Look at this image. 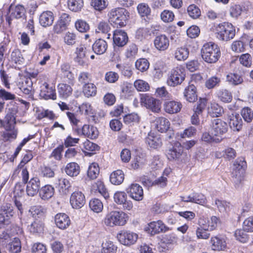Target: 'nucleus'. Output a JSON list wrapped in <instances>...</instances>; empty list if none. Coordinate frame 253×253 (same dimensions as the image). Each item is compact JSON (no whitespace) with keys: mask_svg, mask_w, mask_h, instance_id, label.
I'll return each instance as SVG.
<instances>
[{"mask_svg":"<svg viewBox=\"0 0 253 253\" xmlns=\"http://www.w3.org/2000/svg\"><path fill=\"white\" fill-rule=\"evenodd\" d=\"M220 82L221 80L220 78L215 76H213L207 80L205 85L208 88L211 89L219 85Z\"/></svg>","mask_w":253,"mask_h":253,"instance_id":"obj_64","label":"nucleus"},{"mask_svg":"<svg viewBox=\"0 0 253 253\" xmlns=\"http://www.w3.org/2000/svg\"><path fill=\"white\" fill-rule=\"evenodd\" d=\"M4 122V129L5 130H17V129L15 128V125L16 124L15 120H13L8 117H5Z\"/></svg>","mask_w":253,"mask_h":253,"instance_id":"obj_57","label":"nucleus"},{"mask_svg":"<svg viewBox=\"0 0 253 253\" xmlns=\"http://www.w3.org/2000/svg\"><path fill=\"white\" fill-rule=\"evenodd\" d=\"M135 67L137 70L143 72L149 68V63L145 58H140L135 62Z\"/></svg>","mask_w":253,"mask_h":253,"instance_id":"obj_52","label":"nucleus"},{"mask_svg":"<svg viewBox=\"0 0 253 253\" xmlns=\"http://www.w3.org/2000/svg\"><path fill=\"white\" fill-rule=\"evenodd\" d=\"M184 96L188 102H195L197 99L196 87L195 86L192 84L186 87L184 91Z\"/></svg>","mask_w":253,"mask_h":253,"instance_id":"obj_29","label":"nucleus"},{"mask_svg":"<svg viewBox=\"0 0 253 253\" xmlns=\"http://www.w3.org/2000/svg\"><path fill=\"white\" fill-rule=\"evenodd\" d=\"M140 102L142 106L145 107L154 113H159L161 110V103L160 101L147 94L142 95Z\"/></svg>","mask_w":253,"mask_h":253,"instance_id":"obj_8","label":"nucleus"},{"mask_svg":"<svg viewBox=\"0 0 253 253\" xmlns=\"http://www.w3.org/2000/svg\"><path fill=\"white\" fill-rule=\"evenodd\" d=\"M18 130H4L0 132V139L3 142H10L17 138Z\"/></svg>","mask_w":253,"mask_h":253,"instance_id":"obj_35","label":"nucleus"},{"mask_svg":"<svg viewBox=\"0 0 253 253\" xmlns=\"http://www.w3.org/2000/svg\"><path fill=\"white\" fill-rule=\"evenodd\" d=\"M55 223L56 226L60 229L67 228L71 224L69 216L65 213H58L54 217Z\"/></svg>","mask_w":253,"mask_h":253,"instance_id":"obj_21","label":"nucleus"},{"mask_svg":"<svg viewBox=\"0 0 253 253\" xmlns=\"http://www.w3.org/2000/svg\"><path fill=\"white\" fill-rule=\"evenodd\" d=\"M217 38L223 41L232 39L235 35V29L231 23L223 22L219 24L216 28Z\"/></svg>","mask_w":253,"mask_h":253,"instance_id":"obj_5","label":"nucleus"},{"mask_svg":"<svg viewBox=\"0 0 253 253\" xmlns=\"http://www.w3.org/2000/svg\"><path fill=\"white\" fill-rule=\"evenodd\" d=\"M27 184L26 191L28 196L33 197L40 192L41 182L38 177L32 178Z\"/></svg>","mask_w":253,"mask_h":253,"instance_id":"obj_16","label":"nucleus"},{"mask_svg":"<svg viewBox=\"0 0 253 253\" xmlns=\"http://www.w3.org/2000/svg\"><path fill=\"white\" fill-rule=\"evenodd\" d=\"M139 121V117L136 113H131L126 115L124 117V122L126 124L130 125Z\"/></svg>","mask_w":253,"mask_h":253,"instance_id":"obj_59","label":"nucleus"},{"mask_svg":"<svg viewBox=\"0 0 253 253\" xmlns=\"http://www.w3.org/2000/svg\"><path fill=\"white\" fill-rule=\"evenodd\" d=\"M11 17L15 19H19L22 18L25 13V9L22 5H17L14 8H10Z\"/></svg>","mask_w":253,"mask_h":253,"instance_id":"obj_40","label":"nucleus"},{"mask_svg":"<svg viewBox=\"0 0 253 253\" xmlns=\"http://www.w3.org/2000/svg\"><path fill=\"white\" fill-rule=\"evenodd\" d=\"M108 48L107 42L102 39L96 40L92 45V50L96 54H104Z\"/></svg>","mask_w":253,"mask_h":253,"instance_id":"obj_26","label":"nucleus"},{"mask_svg":"<svg viewBox=\"0 0 253 253\" xmlns=\"http://www.w3.org/2000/svg\"><path fill=\"white\" fill-rule=\"evenodd\" d=\"M228 130L226 123L219 119H215L212 121L211 133L216 136L221 137Z\"/></svg>","mask_w":253,"mask_h":253,"instance_id":"obj_9","label":"nucleus"},{"mask_svg":"<svg viewBox=\"0 0 253 253\" xmlns=\"http://www.w3.org/2000/svg\"><path fill=\"white\" fill-rule=\"evenodd\" d=\"M99 173V168L97 164L92 163L91 164L87 170V176L91 179H95Z\"/></svg>","mask_w":253,"mask_h":253,"instance_id":"obj_50","label":"nucleus"},{"mask_svg":"<svg viewBox=\"0 0 253 253\" xmlns=\"http://www.w3.org/2000/svg\"><path fill=\"white\" fill-rule=\"evenodd\" d=\"M146 143L151 148L157 149L162 145V141L158 136L149 134L146 138Z\"/></svg>","mask_w":253,"mask_h":253,"instance_id":"obj_36","label":"nucleus"},{"mask_svg":"<svg viewBox=\"0 0 253 253\" xmlns=\"http://www.w3.org/2000/svg\"><path fill=\"white\" fill-rule=\"evenodd\" d=\"M185 78V69L181 67H176L169 72L167 82L169 86L174 87L180 84Z\"/></svg>","mask_w":253,"mask_h":253,"instance_id":"obj_6","label":"nucleus"},{"mask_svg":"<svg viewBox=\"0 0 253 253\" xmlns=\"http://www.w3.org/2000/svg\"><path fill=\"white\" fill-rule=\"evenodd\" d=\"M114 201L118 205L123 206L124 210H130L133 204L130 200H128L126 194L123 191H117L114 195Z\"/></svg>","mask_w":253,"mask_h":253,"instance_id":"obj_12","label":"nucleus"},{"mask_svg":"<svg viewBox=\"0 0 253 253\" xmlns=\"http://www.w3.org/2000/svg\"><path fill=\"white\" fill-rule=\"evenodd\" d=\"M241 114L245 121L250 123L252 121L253 119V112L251 108L249 107L243 108Z\"/></svg>","mask_w":253,"mask_h":253,"instance_id":"obj_58","label":"nucleus"},{"mask_svg":"<svg viewBox=\"0 0 253 253\" xmlns=\"http://www.w3.org/2000/svg\"><path fill=\"white\" fill-rule=\"evenodd\" d=\"M174 18V14L172 11L164 10L161 14V19L166 23L172 22Z\"/></svg>","mask_w":253,"mask_h":253,"instance_id":"obj_56","label":"nucleus"},{"mask_svg":"<svg viewBox=\"0 0 253 253\" xmlns=\"http://www.w3.org/2000/svg\"><path fill=\"white\" fill-rule=\"evenodd\" d=\"M69 8L74 12L80 11L84 6L83 0H68Z\"/></svg>","mask_w":253,"mask_h":253,"instance_id":"obj_44","label":"nucleus"},{"mask_svg":"<svg viewBox=\"0 0 253 253\" xmlns=\"http://www.w3.org/2000/svg\"><path fill=\"white\" fill-rule=\"evenodd\" d=\"M90 46L87 47L85 44H81L76 48L75 61L80 65L84 66L85 64L84 59L89 55L90 53Z\"/></svg>","mask_w":253,"mask_h":253,"instance_id":"obj_15","label":"nucleus"},{"mask_svg":"<svg viewBox=\"0 0 253 253\" xmlns=\"http://www.w3.org/2000/svg\"><path fill=\"white\" fill-rule=\"evenodd\" d=\"M7 243H5V247L10 253H19L21 252V242L18 238H14L11 242L8 244Z\"/></svg>","mask_w":253,"mask_h":253,"instance_id":"obj_33","label":"nucleus"},{"mask_svg":"<svg viewBox=\"0 0 253 253\" xmlns=\"http://www.w3.org/2000/svg\"><path fill=\"white\" fill-rule=\"evenodd\" d=\"M75 131L79 135H83L90 139H95L98 135V131L96 127L88 125H84L82 128H75Z\"/></svg>","mask_w":253,"mask_h":253,"instance_id":"obj_14","label":"nucleus"},{"mask_svg":"<svg viewBox=\"0 0 253 253\" xmlns=\"http://www.w3.org/2000/svg\"><path fill=\"white\" fill-rule=\"evenodd\" d=\"M210 244L212 250L224 251L227 247L226 240L221 236H215L211 238Z\"/></svg>","mask_w":253,"mask_h":253,"instance_id":"obj_20","label":"nucleus"},{"mask_svg":"<svg viewBox=\"0 0 253 253\" xmlns=\"http://www.w3.org/2000/svg\"><path fill=\"white\" fill-rule=\"evenodd\" d=\"M15 214L13 206L10 203L3 204L0 209V228L3 225H7L10 223V219Z\"/></svg>","mask_w":253,"mask_h":253,"instance_id":"obj_7","label":"nucleus"},{"mask_svg":"<svg viewBox=\"0 0 253 253\" xmlns=\"http://www.w3.org/2000/svg\"><path fill=\"white\" fill-rule=\"evenodd\" d=\"M240 63L246 67H250L252 64V58L249 53L242 54L240 58Z\"/></svg>","mask_w":253,"mask_h":253,"instance_id":"obj_61","label":"nucleus"},{"mask_svg":"<svg viewBox=\"0 0 253 253\" xmlns=\"http://www.w3.org/2000/svg\"><path fill=\"white\" fill-rule=\"evenodd\" d=\"M29 230L33 234L41 233L43 230V224L40 221H34L29 226Z\"/></svg>","mask_w":253,"mask_h":253,"instance_id":"obj_46","label":"nucleus"},{"mask_svg":"<svg viewBox=\"0 0 253 253\" xmlns=\"http://www.w3.org/2000/svg\"><path fill=\"white\" fill-rule=\"evenodd\" d=\"M155 47L159 51L167 50L169 45V38L165 35H161L157 36L154 41Z\"/></svg>","mask_w":253,"mask_h":253,"instance_id":"obj_23","label":"nucleus"},{"mask_svg":"<svg viewBox=\"0 0 253 253\" xmlns=\"http://www.w3.org/2000/svg\"><path fill=\"white\" fill-rule=\"evenodd\" d=\"M19 88L25 94L30 95L33 89V82L30 78L24 77L18 82Z\"/></svg>","mask_w":253,"mask_h":253,"instance_id":"obj_24","label":"nucleus"},{"mask_svg":"<svg viewBox=\"0 0 253 253\" xmlns=\"http://www.w3.org/2000/svg\"><path fill=\"white\" fill-rule=\"evenodd\" d=\"M126 191L129 197L136 201H141L143 199V188L137 183L130 184Z\"/></svg>","mask_w":253,"mask_h":253,"instance_id":"obj_13","label":"nucleus"},{"mask_svg":"<svg viewBox=\"0 0 253 253\" xmlns=\"http://www.w3.org/2000/svg\"><path fill=\"white\" fill-rule=\"evenodd\" d=\"M40 95L41 97L45 100H56V94L55 87L49 86L47 83L44 82L42 85L41 86Z\"/></svg>","mask_w":253,"mask_h":253,"instance_id":"obj_18","label":"nucleus"},{"mask_svg":"<svg viewBox=\"0 0 253 253\" xmlns=\"http://www.w3.org/2000/svg\"><path fill=\"white\" fill-rule=\"evenodd\" d=\"M117 238L120 242L124 245L134 244L137 241L138 235L129 231H121L118 235Z\"/></svg>","mask_w":253,"mask_h":253,"instance_id":"obj_10","label":"nucleus"},{"mask_svg":"<svg viewBox=\"0 0 253 253\" xmlns=\"http://www.w3.org/2000/svg\"><path fill=\"white\" fill-rule=\"evenodd\" d=\"M169 228L165 225L162 221L159 220L149 223L145 228V230L151 235H154L161 232H165Z\"/></svg>","mask_w":253,"mask_h":253,"instance_id":"obj_11","label":"nucleus"},{"mask_svg":"<svg viewBox=\"0 0 253 253\" xmlns=\"http://www.w3.org/2000/svg\"><path fill=\"white\" fill-rule=\"evenodd\" d=\"M109 21L117 27L126 26L129 17V12L125 8H117L112 9L108 14Z\"/></svg>","mask_w":253,"mask_h":253,"instance_id":"obj_3","label":"nucleus"},{"mask_svg":"<svg viewBox=\"0 0 253 253\" xmlns=\"http://www.w3.org/2000/svg\"><path fill=\"white\" fill-rule=\"evenodd\" d=\"M58 91L60 97L66 98L72 94L73 89L71 86L68 84H60L58 85Z\"/></svg>","mask_w":253,"mask_h":253,"instance_id":"obj_38","label":"nucleus"},{"mask_svg":"<svg viewBox=\"0 0 253 253\" xmlns=\"http://www.w3.org/2000/svg\"><path fill=\"white\" fill-rule=\"evenodd\" d=\"M229 125L233 131H240L242 128L243 121L239 114L234 113L228 116Z\"/></svg>","mask_w":253,"mask_h":253,"instance_id":"obj_22","label":"nucleus"},{"mask_svg":"<svg viewBox=\"0 0 253 253\" xmlns=\"http://www.w3.org/2000/svg\"><path fill=\"white\" fill-rule=\"evenodd\" d=\"M53 13L50 11H43L40 15L39 22L40 24L44 27L51 26L54 21Z\"/></svg>","mask_w":253,"mask_h":253,"instance_id":"obj_27","label":"nucleus"},{"mask_svg":"<svg viewBox=\"0 0 253 253\" xmlns=\"http://www.w3.org/2000/svg\"><path fill=\"white\" fill-rule=\"evenodd\" d=\"M189 15L193 19L198 18L201 15L200 9L194 4L189 5L187 8Z\"/></svg>","mask_w":253,"mask_h":253,"instance_id":"obj_60","label":"nucleus"},{"mask_svg":"<svg viewBox=\"0 0 253 253\" xmlns=\"http://www.w3.org/2000/svg\"><path fill=\"white\" fill-rule=\"evenodd\" d=\"M77 39L76 34L70 32L65 33L63 37L64 42L68 45H73L75 44Z\"/></svg>","mask_w":253,"mask_h":253,"instance_id":"obj_47","label":"nucleus"},{"mask_svg":"<svg viewBox=\"0 0 253 253\" xmlns=\"http://www.w3.org/2000/svg\"><path fill=\"white\" fill-rule=\"evenodd\" d=\"M226 80L233 85H238L243 82L242 77L237 74H229L226 76Z\"/></svg>","mask_w":253,"mask_h":253,"instance_id":"obj_51","label":"nucleus"},{"mask_svg":"<svg viewBox=\"0 0 253 253\" xmlns=\"http://www.w3.org/2000/svg\"><path fill=\"white\" fill-rule=\"evenodd\" d=\"M65 171L69 176H77L80 173V167L76 163H69L67 164L65 168Z\"/></svg>","mask_w":253,"mask_h":253,"instance_id":"obj_32","label":"nucleus"},{"mask_svg":"<svg viewBox=\"0 0 253 253\" xmlns=\"http://www.w3.org/2000/svg\"><path fill=\"white\" fill-rule=\"evenodd\" d=\"M89 206L90 209L96 213L101 212L103 209L102 202L96 198L91 199L89 202Z\"/></svg>","mask_w":253,"mask_h":253,"instance_id":"obj_42","label":"nucleus"},{"mask_svg":"<svg viewBox=\"0 0 253 253\" xmlns=\"http://www.w3.org/2000/svg\"><path fill=\"white\" fill-rule=\"evenodd\" d=\"M189 50L185 47H180L176 48L174 52V57L178 61H184L188 57Z\"/></svg>","mask_w":253,"mask_h":253,"instance_id":"obj_37","label":"nucleus"},{"mask_svg":"<svg viewBox=\"0 0 253 253\" xmlns=\"http://www.w3.org/2000/svg\"><path fill=\"white\" fill-rule=\"evenodd\" d=\"M54 192L53 187L50 185H46L40 189L39 195L42 200H48L53 197Z\"/></svg>","mask_w":253,"mask_h":253,"instance_id":"obj_30","label":"nucleus"},{"mask_svg":"<svg viewBox=\"0 0 253 253\" xmlns=\"http://www.w3.org/2000/svg\"><path fill=\"white\" fill-rule=\"evenodd\" d=\"M40 175L44 177L51 178L54 176V172L49 167L41 166L39 170Z\"/></svg>","mask_w":253,"mask_h":253,"instance_id":"obj_54","label":"nucleus"},{"mask_svg":"<svg viewBox=\"0 0 253 253\" xmlns=\"http://www.w3.org/2000/svg\"><path fill=\"white\" fill-rule=\"evenodd\" d=\"M201 55L203 59L206 62L215 63L220 56V49L218 46L213 42L206 43L201 49Z\"/></svg>","mask_w":253,"mask_h":253,"instance_id":"obj_1","label":"nucleus"},{"mask_svg":"<svg viewBox=\"0 0 253 253\" xmlns=\"http://www.w3.org/2000/svg\"><path fill=\"white\" fill-rule=\"evenodd\" d=\"M92 187L94 190L97 191L105 199L109 197V193L102 181H97Z\"/></svg>","mask_w":253,"mask_h":253,"instance_id":"obj_39","label":"nucleus"},{"mask_svg":"<svg viewBox=\"0 0 253 253\" xmlns=\"http://www.w3.org/2000/svg\"><path fill=\"white\" fill-rule=\"evenodd\" d=\"M217 95L218 98L225 103L230 102L232 100L231 93L227 89H221L217 92Z\"/></svg>","mask_w":253,"mask_h":253,"instance_id":"obj_41","label":"nucleus"},{"mask_svg":"<svg viewBox=\"0 0 253 253\" xmlns=\"http://www.w3.org/2000/svg\"><path fill=\"white\" fill-rule=\"evenodd\" d=\"M134 86L139 91H146L149 89V84L142 80H137L134 83Z\"/></svg>","mask_w":253,"mask_h":253,"instance_id":"obj_55","label":"nucleus"},{"mask_svg":"<svg viewBox=\"0 0 253 253\" xmlns=\"http://www.w3.org/2000/svg\"><path fill=\"white\" fill-rule=\"evenodd\" d=\"M246 167V162L242 157L237 159L233 164L232 177V181L236 188H238L244 180Z\"/></svg>","mask_w":253,"mask_h":253,"instance_id":"obj_2","label":"nucleus"},{"mask_svg":"<svg viewBox=\"0 0 253 253\" xmlns=\"http://www.w3.org/2000/svg\"><path fill=\"white\" fill-rule=\"evenodd\" d=\"M85 200L84 194L80 191H75L70 197V203L74 209L81 208L85 204Z\"/></svg>","mask_w":253,"mask_h":253,"instance_id":"obj_19","label":"nucleus"},{"mask_svg":"<svg viewBox=\"0 0 253 253\" xmlns=\"http://www.w3.org/2000/svg\"><path fill=\"white\" fill-rule=\"evenodd\" d=\"M183 153L182 147L180 143H176L172 149H170L167 154V157L169 160L178 159Z\"/></svg>","mask_w":253,"mask_h":253,"instance_id":"obj_28","label":"nucleus"},{"mask_svg":"<svg viewBox=\"0 0 253 253\" xmlns=\"http://www.w3.org/2000/svg\"><path fill=\"white\" fill-rule=\"evenodd\" d=\"M12 60L16 64H22L24 62V58L19 49L14 50L11 54Z\"/></svg>","mask_w":253,"mask_h":253,"instance_id":"obj_63","label":"nucleus"},{"mask_svg":"<svg viewBox=\"0 0 253 253\" xmlns=\"http://www.w3.org/2000/svg\"><path fill=\"white\" fill-rule=\"evenodd\" d=\"M124 180V174L122 170L118 169L113 172L110 176V182L114 185L121 184Z\"/></svg>","mask_w":253,"mask_h":253,"instance_id":"obj_34","label":"nucleus"},{"mask_svg":"<svg viewBox=\"0 0 253 253\" xmlns=\"http://www.w3.org/2000/svg\"><path fill=\"white\" fill-rule=\"evenodd\" d=\"M223 110L222 107L217 104H212L211 107L209 109V113L212 117H217L221 115Z\"/></svg>","mask_w":253,"mask_h":253,"instance_id":"obj_53","label":"nucleus"},{"mask_svg":"<svg viewBox=\"0 0 253 253\" xmlns=\"http://www.w3.org/2000/svg\"><path fill=\"white\" fill-rule=\"evenodd\" d=\"M127 216L123 211H112L108 213L104 219L105 224L111 227L123 226L126 223Z\"/></svg>","mask_w":253,"mask_h":253,"instance_id":"obj_4","label":"nucleus"},{"mask_svg":"<svg viewBox=\"0 0 253 253\" xmlns=\"http://www.w3.org/2000/svg\"><path fill=\"white\" fill-rule=\"evenodd\" d=\"M215 204L221 213H225L230 211V204L225 200L216 199Z\"/></svg>","mask_w":253,"mask_h":253,"instance_id":"obj_45","label":"nucleus"},{"mask_svg":"<svg viewBox=\"0 0 253 253\" xmlns=\"http://www.w3.org/2000/svg\"><path fill=\"white\" fill-rule=\"evenodd\" d=\"M137 9L141 17H148L150 15L151 8L146 3H139L137 6Z\"/></svg>","mask_w":253,"mask_h":253,"instance_id":"obj_48","label":"nucleus"},{"mask_svg":"<svg viewBox=\"0 0 253 253\" xmlns=\"http://www.w3.org/2000/svg\"><path fill=\"white\" fill-rule=\"evenodd\" d=\"M102 253H116L117 247L111 241H107L102 245Z\"/></svg>","mask_w":253,"mask_h":253,"instance_id":"obj_49","label":"nucleus"},{"mask_svg":"<svg viewBox=\"0 0 253 253\" xmlns=\"http://www.w3.org/2000/svg\"><path fill=\"white\" fill-rule=\"evenodd\" d=\"M155 123L157 130L161 132H166L168 130L170 126L169 120L164 117L156 119Z\"/></svg>","mask_w":253,"mask_h":253,"instance_id":"obj_31","label":"nucleus"},{"mask_svg":"<svg viewBox=\"0 0 253 253\" xmlns=\"http://www.w3.org/2000/svg\"><path fill=\"white\" fill-rule=\"evenodd\" d=\"M128 36L126 32L121 30H116L113 34V43L116 46L123 47L128 42Z\"/></svg>","mask_w":253,"mask_h":253,"instance_id":"obj_17","label":"nucleus"},{"mask_svg":"<svg viewBox=\"0 0 253 253\" xmlns=\"http://www.w3.org/2000/svg\"><path fill=\"white\" fill-rule=\"evenodd\" d=\"M193 203L203 205L206 203V198L201 193H192Z\"/></svg>","mask_w":253,"mask_h":253,"instance_id":"obj_62","label":"nucleus"},{"mask_svg":"<svg viewBox=\"0 0 253 253\" xmlns=\"http://www.w3.org/2000/svg\"><path fill=\"white\" fill-rule=\"evenodd\" d=\"M83 91L85 96L92 97L96 95L97 88L93 84L90 83L84 85Z\"/></svg>","mask_w":253,"mask_h":253,"instance_id":"obj_43","label":"nucleus"},{"mask_svg":"<svg viewBox=\"0 0 253 253\" xmlns=\"http://www.w3.org/2000/svg\"><path fill=\"white\" fill-rule=\"evenodd\" d=\"M182 107L180 102L175 101H168L165 102L164 107L165 111L170 114L179 112Z\"/></svg>","mask_w":253,"mask_h":253,"instance_id":"obj_25","label":"nucleus"}]
</instances>
